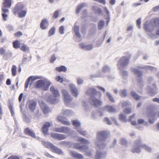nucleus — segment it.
Masks as SVG:
<instances>
[{
    "instance_id": "7",
    "label": "nucleus",
    "mask_w": 159,
    "mask_h": 159,
    "mask_svg": "<svg viewBox=\"0 0 159 159\" xmlns=\"http://www.w3.org/2000/svg\"><path fill=\"white\" fill-rule=\"evenodd\" d=\"M129 57H122L118 61V65L121 67L126 66L129 63Z\"/></svg>"
},
{
    "instance_id": "10",
    "label": "nucleus",
    "mask_w": 159,
    "mask_h": 159,
    "mask_svg": "<svg viewBox=\"0 0 159 159\" xmlns=\"http://www.w3.org/2000/svg\"><path fill=\"white\" fill-rule=\"evenodd\" d=\"M108 133L105 131H102L98 133L97 137L100 140H104L107 137Z\"/></svg>"
},
{
    "instance_id": "51",
    "label": "nucleus",
    "mask_w": 159,
    "mask_h": 159,
    "mask_svg": "<svg viewBox=\"0 0 159 159\" xmlns=\"http://www.w3.org/2000/svg\"><path fill=\"white\" fill-rule=\"evenodd\" d=\"M94 1L102 4L103 5H105L106 3V0H94Z\"/></svg>"
},
{
    "instance_id": "37",
    "label": "nucleus",
    "mask_w": 159,
    "mask_h": 159,
    "mask_svg": "<svg viewBox=\"0 0 159 159\" xmlns=\"http://www.w3.org/2000/svg\"><path fill=\"white\" fill-rule=\"evenodd\" d=\"M140 146L141 148H143L148 152H151V148L145 144H141Z\"/></svg>"
},
{
    "instance_id": "56",
    "label": "nucleus",
    "mask_w": 159,
    "mask_h": 159,
    "mask_svg": "<svg viewBox=\"0 0 159 159\" xmlns=\"http://www.w3.org/2000/svg\"><path fill=\"white\" fill-rule=\"evenodd\" d=\"M141 23V19L140 18H138L137 20V25H138L139 28H140V24Z\"/></svg>"
},
{
    "instance_id": "47",
    "label": "nucleus",
    "mask_w": 159,
    "mask_h": 159,
    "mask_svg": "<svg viewBox=\"0 0 159 159\" xmlns=\"http://www.w3.org/2000/svg\"><path fill=\"white\" fill-rule=\"evenodd\" d=\"M56 80L57 82H60L62 83L63 81V79L62 78H61L60 76H57L56 78Z\"/></svg>"
},
{
    "instance_id": "63",
    "label": "nucleus",
    "mask_w": 159,
    "mask_h": 159,
    "mask_svg": "<svg viewBox=\"0 0 159 159\" xmlns=\"http://www.w3.org/2000/svg\"><path fill=\"white\" fill-rule=\"evenodd\" d=\"M103 8L104 9V11L105 12H106V13H107V14L108 15H109V11L107 10V8L106 7H103Z\"/></svg>"
},
{
    "instance_id": "46",
    "label": "nucleus",
    "mask_w": 159,
    "mask_h": 159,
    "mask_svg": "<svg viewBox=\"0 0 159 159\" xmlns=\"http://www.w3.org/2000/svg\"><path fill=\"white\" fill-rule=\"evenodd\" d=\"M107 96L108 97V98L111 102H114V99L110 93H107Z\"/></svg>"
},
{
    "instance_id": "57",
    "label": "nucleus",
    "mask_w": 159,
    "mask_h": 159,
    "mask_svg": "<svg viewBox=\"0 0 159 159\" xmlns=\"http://www.w3.org/2000/svg\"><path fill=\"white\" fill-rule=\"evenodd\" d=\"M59 30L61 34H63L64 33V28L63 26L60 27Z\"/></svg>"
},
{
    "instance_id": "6",
    "label": "nucleus",
    "mask_w": 159,
    "mask_h": 159,
    "mask_svg": "<svg viewBox=\"0 0 159 159\" xmlns=\"http://www.w3.org/2000/svg\"><path fill=\"white\" fill-rule=\"evenodd\" d=\"M61 92L64 99V103L66 105L68 106L72 102V98L66 90H63L61 91Z\"/></svg>"
},
{
    "instance_id": "36",
    "label": "nucleus",
    "mask_w": 159,
    "mask_h": 159,
    "mask_svg": "<svg viewBox=\"0 0 159 159\" xmlns=\"http://www.w3.org/2000/svg\"><path fill=\"white\" fill-rule=\"evenodd\" d=\"M72 123L73 125L75 127H79L80 125V123L77 120H73Z\"/></svg>"
},
{
    "instance_id": "5",
    "label": "nucleus",
    "mask_w": 159,
    "mask_h": 159,
    "mask_svg": "<svg viewBox=\"0 0 159 159\" xmlns=\"http://www.w3.org/2000/svg\"><path fill=\"white\" fill-rule=\"evenodd\" d=\"M141 141L140 139L136 140L134 144V147L131 151L133 153H139L140 152V148H141Z\"/></svg>"
},
{
    "instance_id": "61",
    "label": "nucleus",
    "mask_w": 159,
    "mask_h": 159,
    "mask_svg": "<svg viewBox=\"0 0 159 159\" xmlns=\"http://www.w3.org/2000/svg\"><path fill=\"white\" fill-rule=\"evenodd\" d=\"M23 96V93H21L19 97V98H18V100H19V102H21V101L22 100V99Z\"/></svg>"
},
{
    "instance_id": "26",
    "label": "nucleus",
    "mask_w": 159,
    "mask_h": 159,
    "mask_svg": "<svg viewBox=\"0 0 159 159\" xmlns=\"http://www.w3.org/2000/svg\"><path fill=\"white\" fill-rule=\"evenodd\" d=\"M104 108L106 110L110 112H115L116 111L115 109L111 106L106 105Z\"/></svg>"
},
{
    "instance_id": "58",
    "label": "nucleus",
    "mask_w": 159,
    "mask_h": 159,
    "mask_svg": "<svg viewBox=\"0 0 159 159\" xmlns=\"http://www.w3.org/2000/svg\"><path fill=\"white\" fill-rule=\"evenodd\" d=\"M8 159H19V158L17 156H11L8 158Z\"/></svg>"
},
{
    "instance_id": "22",
    "label": "nucleus",
    "mask_w": 159,
    "mask_h": 159,
    "mask_svg": "<svg viewBox=\"0 0 159 159\" xmlns=\"http://www.w3.org/2000/svg\"><path fill=\"white\" fill-rule=\"evenodd\" d=\"M2 11L3 12L2 14L3 20L4 21H6L7 20V18L8 16V15L6 14V13L8 12L9 10L6 8H2Z\"/></svg>"
},
{
    "instance_id": "4",
    "label": "nucleus",
    "mask_w": 159,
    "mask_h": 159,
    "mask_svg": "<svg viewBox=\"0 0 159 159\" xmlns=\"http://www.w3.org/2000/svg\"><path fill=\"white\" fill-rule=\"evenodd\" d=\"M51 85V83L47 80H39L36 82L34 85L35 88H41L44 87L48 88Z\"/></svg>"
},
{
    "instance_id": "19",
    "label": "nucleus",
    "mask_w": 159,
    "mask_h": 159,
    "mask_svg": "<svg viewBox=\"0 0 159 159\" xmlns=\"http://www.w3.org/2000/svg\"><path fill=\"white\" fill-rule=\"evenodd\" d=\"M57 120L58 121L61 122L63 125H70V122L66 120V118L62 116H58L57 117Z\"/></svg>"
},
{
    "instance_id": "28",
    "label": "nucleus",
    "mask_w": 159,
    "mask_h": 159,
    "mask_svg": "<svg viewBox=\"0 0 159 159\" xmlns=\"http://www.w3.org/2000/svg\"><path fill=\"white\" fill-rule=\"evenodd\" d=\"M132 71L134 73L135 75H137L138 77H141L142 75V72L137 69L133 68L132 69Z\"/></svg>"
},
{
    "instance_id": "53",
    "label": "nucleus",
    "mask_w": 159,
    "mask_h": 159,
    "mask_svg": "<svg viewBox=\"0 0 159 159\" xmlns=\"http://www.w3.org/2000/svg\"><path fill=\"white\" fill-rule=\"evenodd\" d=\"M6 50L3 48H0V55H2L5 53Z\"/></svg>"
},
{
    "instance_id": "1",
    "label": "nucleus",
    "mask_w": 159,
    "mask_h": 159,
    "mask_svg": "<svg viewBox=\"0 0 159 159\" xmlns=\"http://www.w3.org/2000/svg\"><path fill=\"white\" fill-rule=\"evenodd\" d=\"M86 93L87 95H90L91 98L89 100V103L95 107H100L102 105V101L95 97L97 93V92L94 89H89Z\"/></svg>"
},
{
    "instance_id": "39",
    "label": "nucleus",
    "mask_w": 159,
    "mask_h": 159,
    "mask_svg": "<svg viewBox=\"0 0 159 159\" xmlns=\"http://www.w3.org/2000/svg\"><path fill=\"white\" fill-rule=\"evenodd\" d=\"M55 29L54 27H52V28L48 32V35L49 36H51L53 35L55 32Z\"/></svg>"
},
{
    "instance_id": "45",
    "label": "nucleus",
    "mask_w": 159,
    "mask_h": 159,
    "mask_svg": "<svg viewBox=\"0 0 159 159\" xmlns=\"http://www.w3.org/2000/svg\"><path fill=\"white\" fill-rule=\"evenodd\" d=\"M56 59L57 57L54 55H53L51 56L49 61L50 63H53L54 61L56 60Z\"/></svg>"
},
{
    "instance_id": "55",
    "label": "nucleus",
    "mask_w": 159,
    "mask_h": 159,
    "mask_svg": "<svg viewBox=\"0 0 159 159\" xmlns=\"http://www.w3.org/2000/svg\"><path fill=\"white\" fill-rule=\"evenodd\" d=\"M93 46L92 45H89L85 46V50H90L92 49Z\"/></svg>"
},
{
    "instance_id": "32",
    "label": "nucleus",
    "mask_w": 159,
    "mask_h": 159,
    "mask_svg": "<svg viewBox=\"0 0 159 159\" xmlns=\"http://www.w3.org/2000/svg\"><path fill=\"white\" fill-rule=\"evenodd\" d=\"M92 8L93 11L96 13L99 14L102 12V10L97 6H93Z\"/></svg>"
},
{
    "instance_id": "31",
    "label": "nucleus",
    "mask_w": 159,
    "mask_h": 159,
    "mask_svg": "<svg viewBox=\"0 0 159 159\" xmlns=\"http://www.w3.org/2000/svg\"><path fill=\"white\" fill-rule=\"evenodd\" d=\"M13 47L15 49H18L20 48V42L18 40H16L13 43Z\"/></svg>"
},
{
    "instance_id": "43",
    "label": "nucleus",
    "mask_w": 159,
    "mask_h": 159,
    "mask_svg": "<svg viewBox=\"0 0 159 159\" xmlns=\"http://www.w3.org/2000/svg\"><path fill=\"white\" fill-rule=\"evenodd\" d=\"M78 141L81 142L82 143H84L87 144L89 143L88 142L86 139L84 138H79L78 139Z\"/></svg>"
},
{
    "instance_id": "38",
    "label": "nucleus",
    "mask_w": 159,
    "mask_h": 159,
    "mask_svg": "<svg viewBox=\"0 0 159 159\" xmlns=\"http://www.w3.org/2000/svg\"><path fill=\"white\" fill-rule=\"evenodd\" d=\"M60 12V10H57L56 11L53 13L52 18L53 19H56L57 18H58Z\"/></svg>"
},
{
    "instance_id": "3",
    "label": "nucleus",
    "mask_w": 159,
    "mask_h": 159,
    "mask_svg": "<svg viewBox=\"0 0 159 159\" xmlns=\"http://www.w3.org/2000/svg\"><path fill=\"white\" fill-rule=\"evenodd\" d=\"M42 143L46 148L51 149L52 151L53 152L58 154H62L63 152L60 149L54 146L52 143L45 141H43Z\"/></svg>"
},
{
    "instance_id": "44",
    "label": "nucleus",
    "mask_w": 159,
    "mask_h": 159,
    "mask_svg": "<svg viewBox=\"0 0 159 159\" xmlns=\"http://www.w3.org/2000/svg\"><path fill=\"white\" fill-rule=\"evenodd\" d=\"M119 119L120 120H121L123 121H126V116L125 115H124L122 113L120 114L119 115Z\"/></svg>"
},
{
    "instance_id": "64",
    "label": "nucleus",
    "mask_w": 159,
    "mask_h": 159,
    "mask_svg": "<svg viewBox=\"0 0 159 159\" xmlns=\"http://www.w3.org/2000/svg\"><path fill=\"white\" fill-rule=\"evenodd\" d=\"M135 116V114H134L132 115H131V116H130L129 118V120L131 121L134 118Z\"/></svg>"
},
{
    "instance_id": "60",
    "label": "nucleus",
    "mask_w": 159,
    "mask_h": 159,
    "mask_svg": "<svg viewBox=\"0 0 159 159\" xmlns=\"http://www.w3.org/2000/svg\"><path fill=\"white\" fill-rule=\"evenodd\" d=\"M104 120L107 122L108 125H111V121L108 118L105 117Z\"/></svg>"
},
{
    "instance_id": "14",
    "label": "nucleus",
    "mask_w": 159,
    "mask_h": 159,
    "mask_svg": "<svg viewBox=\"0 0 159 159\" xmlns=\"http://www.w3.org/2000/svg\"><path fill=\"white\" fill-rule=\"evenodd\" d=\"M36 102L34 100L29 101L28 103V107L30 110L33 111L36 108Z\"/></svg>"
},
{
    "instance_id": "2",
    "label": "nucleus",
    "mask_w": 159,
    "mask_h": 159,
    "mask_svg": "<svg viewBox=\"0 0 159 159\" xmlns=\"http://www.w3.org/2000/svg\"><path fill=\"white\" fill-rule=\"evenodd\" d=\"M25 6L21 2H17L13 10V13L15 15L18 14L20 18L25 17L27 12V10H22Z\"/></svg>"
},
{
    "instance_id": "33",
    "label": "nucleus",
    "mask_w": 159,
    "mask_h": 159,
    "mask_svg": "<svg viewBox=\"0 0 159 159\" xmlns=\"http://www.w3.org/2000/svg\"><path fill=\"white\" fill-rule=\"evenodd\" d=\"M16 68L17 67L15 65H14L12 66L11 71L12 75L13 76H15L16 75Z\"/></svg>"
},
{
    "instance_id": "52",
    "label": "nucleus",
    "mask_w": 159,
    "mask_h": 159,
    "mask_svg": "<svg viewBox=\"0 0 159 159\" xmlns=\"http://www.w3.org/2000/svg\"><path fill=\"white\" fill-rule=\"evenodd\" d=\"M102 156V154L101 152H97L95 159H100Z\"/></svg>"
},
{
    "instance_id": "16",
    "label": "nucleus",
    "mask_w": 159,
    "mask_h": 159,
    "mask_svg": "<svg viewBox=\"0 0 159 159\" xmlns=\"http://www.w3.org/2000/svg\"><path fill=\"white\" fill-rule=\"evenodd\" d=\"M12 0H3L2 8H10L12 3Z\"/></svg>"
},
{
    "instance_id": "11",
    "label": "nucleus",
    "mask_w": 159,
    "mask_h": 159,
    "mask_svg": "<svg viewBox=\"0 0 159 159\" xmlns=\"http://www.w3.org/2000/svg\"><path fill=\"white\" fill-rule=\"evenodd\" d=\"M54 131L56 132L67 133L69 132V129L67 127L61 126L60 127L54 128Z\"/></svg>"
},
{
    "instance_id": "42",
    "label": "nucleus",
    "mask_w": 159,
    "mask_h": 159,
    "mask_svg": "<svg viewBox=\"0 0 159 159\" xmlns=\"http://www.w3.org/2000/svg\"><path fill=\"white\" fill-rule=\"evenodd\" d=\"M120 95L122 97H125L127 96L126 90L125 89H124L120 91Z\"/></svg>"
},
{
    "instance_id": "17",
    "label": "nucleus",
    "mask_w": 159,
    "mask_h": 159,
    "mask_svg": "<svg viewBox=\"0 0 159 159\" xmlns=\"http://www.w3.org/2000/svg\"><path fill=\"white\" fill-rule=\"evenodd\" d=\"M48 25V22L46 19H43L40 24V27L42 30H45Z\"/></svg>"
},
{
    "instance_id": "8",
    "label": "nucleus",
    "mask_w": 159,
    "mask_h": 159,
    "mask_svg": "<svg viewBox=\"0 0 159 159\" xmlns=\"http://www.w3.org/2000/svg\"><path fill=\"white\" fill-rule=\"evenodd\" d=\"M147 112L146 113L147 116L148 117H154L156 115L157 117H159V112L156 113L153 112V110L151 107H149L147 108Z\"/></svg>"
},
{
    "instance_id": "12",
    "label": "nucleus",
    "mask_w": 159,
    "mask_h": 159,
    "mask_svg": "<svg viewBox=\"0 0 159 159\" xmlns=\"http://www.w3.org/2000/svg\"><path fill=\"white\" fill-rule=\"evenodd\" d=\"M51 135L52 137L56 138L59 140H62L66 138L65 136L61 134L52 133Z\"/></svg>"
},
{
    "instance_id": "50",
    "label": "nucleus",
    "mask_w": 159,
    "mask_h": 159,
    "mask_svg": "<svg viewBox=\"0 0 159 159\" xmlns=\"http://www.w3.org/2000/svg\"><path fill=\"white\" fill-rule=\"evenodd\" d=\"M138 122L139 124H143L145 123V124H146L147 123V122H145L144 120L141 118L139 119L138 120Z\"/></svg>"
},
{
    "instance_id": "30",
    "label": "nucleus",
    "mask_w": 159,
    "mask_h": 159,
    "mask_svg": "<svg viewBox=\"0 0 159 159\" xmlns=\"http://www.w3.org/2000/svg\"><path fill=\"white\" fill-rule=\"evenodd\" d=\"M56 70L58 72H60L63 71L65 72L67 70L66 68L63 66H61L60 67H58L56 68Z\"/></svg>"
},
{
    "instance_id": "40",
    "label": "nucleus",
    "mask_w": 159,
    "mask_h": 159,
    "mask_svg": "<svg viewBox=\"0 0 159 159\" xmlns=\"http://www.w3.org/2000/svg\"><path fill=\"white\" fill-rule=\"evenodd\" d=\"M9 109L10 111L11 116H13L14 115L15 113L13 109V106L12 104H10L8 106Z\"/></svg>"
},
{
    "instance_id": "27",
    "label": "nucleus",
    "mask_w": 159,
    "mask_h": 159,
    "mask_svg": "<svg viewBox=\"0 0 159 159\" xmlns=\"http://www.w3.org/2000/svg\"><path fill=\"white\" fill-rule=\"evenodd\" d=\"M74 31L75 33V35L78 38L81 37V35L80 33V27L78 26H75L74 28Z\"/></svg>"
},
{
    "instance_id": "34",
    "label": "nucleus",
    "mask_w": 159,
    "mask_h": 159,
    "mask_svg": "<svg viewBox=\"0 0 159 159\" xmlns=\"http://www.w3.org/2000/svg\"><path fill=\"white\" fill-rule=\"evenodd\" d=\"M85 6V5L83 3L82 4H80L79 6H78L76 8V13L78 14L79 13L81 10Z\"/></svg>"
},
{
    "instance_id": "54",
    "label": "nucleus",
    "mask_w": 159,
    "mask_h": 159,
    "mask_svg": "<svg viewBox=\"0 0 159 159\" xmlns=\"http://www.w3.org/2000/svg\"><path fill=\"white\" fill-rule=\"evenodd\" d=\"M149 25L145 24L144 26V28L145 30L146 31H150L149 29Z\"/></svg>"
},
{
    "instance_id": "24",
    "label": "nucleus",
    "mask_w": 159,
    "mask_h": 159,
    "mask_svg": "<svg viewBox=\"0 0 159 159\" xmlns=\"http://www.w3.org/2000/svg\"><path fill=\"white\" fill-rule=\"evenodd\" d=\"M50 90L51 92L55 97H57L60 96V94L58 91L56 90L53 86L51 87Z\"/></svg>"
},
{
    "instance_id": "62",
    "label": "nucleus",
    "mask_w": 159,
    "mask_h": 159,
    "mask_svg": "<svg viewBox=\"0 0 159 159\" xmlns=\"http://www.w3.org/2000/svg\"><path fill=\"white\" fill-rule=\"evenodd\" d=\"M128 104V103L127 102H124L122 103V107H124L127 106Z\"/></svg>"
},
{
    "instance_id": "18",
    "label": "nucleus",
    "mask_w": 159,
    "mask_h": 159,
    "mask_svg": "<svg viewBox=\"0 0 159 159\" xmlns=\"http://www.w3.org/2000/svg\"><path fill=\"white\" fill-rule=\"evenodd\" d=\"M69 87L73 96L75 97H76L78 95V90L75 86L74 85L70 84L69 85Z\"/></svg>"
},
{
    "instance_id": "23",
    "label": "nucleus",
    "mask_w": 159,
    "mask_h": 159,
    "mask_svg": "<svg viewBox=\"0 0 159 159\" xmlns=\"http://www.w3.org/2000/svg\"><path fill=\"white\" fill-rule=\"evenodd\" d=\"M150 24L153 26H159V19L157 18L152 19Z\"/></svg>"
},
{
    "instance_id": "9",
    "label": "nucleus",
    "mask_w": 159,
    "mask_h": 159,
    "mask_svg": "<svg viewBox=\"0 0 159 159\" xmlns=\"http://www.w3.org/2000/svg\"><path fill=\"white\" fill-rule=\"evenodd\" d=\"M39 103L44 114H47L49 112V108L44 102L42 101H40L39 102Z\"/></svg>"
},
{
    "instance_id": "59",
    "label": "nucleus",
    "mask_w": 159,
    "mask_h": 159,
    "mask_svg": "<svg viewBox=\"0 0 159 159\" xmlns=\"http://www.w3.org/2000/svg\"><path fill=\"white\" fill-rule=\"evenodd\" d=\"M77 82L78 84H80L83 83V80L81 78H78L77 79Z\"/></svg>"
},
{
    "instance_id": "49",
    "label": "nucleus",
    "mask_w": 159,
    "mask_h": 159,
    "mask_svg": "<svg viewBox=\"0 0 159 159\" xmlns=\"http://www.w3.org/2000/svg\"><path fill=\"white\" fill-rule=\"evenodd\" d=\"M132 110L131 108H126L124 110V112L125 114H129L131 112Z\"/></svg>"
},
{
    "instance_id": "21",
    "label": "nucleus",
    "mask_w": 159,
    "mask_h": 159,
    "mask_svg": "<svg viewBox=\"0 0 159 159\" xmlns=\"http://www.w3.org/2000/svg\"><path fill=\"white\" fill-rule=\"evenodd\" d=\"M74 148L80 150H84L86 149H87L88 147L86 145H83V146H80L79 143H75L74 144Z\"/></svg>"
},
{
    "instance_id": "29",
    "label": "nucleus",
    "mask_w": 159,
    "mask_h": 159,
    "mask_svg": "<svg viewBox=\"0 0 159 159\" xmlns=\"http://www.w3.org/2000/svg\"><path fill=\"white\" fill-rule=\"evenodd\" d=\"M20 49L21 51L23 52L29 51V48L24 43L21 44Z\"/></svg>"
},
{
    "instance_id": "25",
    "label": "nucleus",
    "mask_w": 159,
    "mask_h": 159,
    "mask_svg": "<svg viewBox=\"0 0 159 159\" xmlns=\"http://www.w3.org/2000/svg\"><path fill=\"white\" fill-rule=\"evenodd\" d=\"M39 78L38 77H33L32 76H30V77H29L27 79V80L25 83V88L26 89L28 87L29 82L30 80H31L32 81H33L34 80H35L38 79Z\"/></svg>"
},
{
    "instance_id": "35",
    "label": "nucleus",
    "mask_w": 159,
    "mask_h": 159,
    "mask_svg": "<svg viewBox=\"0 0 159 159\" xmlns=\"http://www.w3.org/2000/svg\"><path fill=\"white\" fill-rule=\"evenodd\" d=\"M131 94L133 98L136 100H138L140 99V97L137 94L134 92H131Z\"/></svg>"
},
{
    "instance_id": "41",
    "label": "nucleus",
    "mask_w": 159,
    "mask_h": 159,
    "mask_svg": "<svg viewBox=\"0 0 159 159\" xmlns=\"http://www.w3.org/2000/svg\"><path fill=\"white\" fill-rule=\"evenodd\" d=\"M104 25V22L103 20H101L98 22V28L99 30L102 29Z\"/></svg>"
},
{
    "instance_id": "20",
    "label": "nucleus",
    "mask_w": 159,
    "mask_h": 159,
    "mask_svg": "<svg viewBox=\"0 0 159 159\" xmlns=\"http://www.w3.org/2000/svg\"><path fill=\"white\" fill-rule=\"evenodd\" d=\"M24 133L26 135H29L32 137L35 138V134L33 131H31L29 128H27L24 129Z\"/></svg>"
},
{
    "instance_id": "15",
    "label": "nucleus",
    "mask_w": 159,
    "mask_h": 159,
    "mask_svg": "<svg viewBox=\"0 0 159 159\" xmlns=\"http://www.w3.org/2000/svg\"><path fill=\"white\" fill-rule=\"evenodd\" d=\"M71 156L76 159H83L84 157L82 155L74 151H71L70 152Z\"/></svg>"
},
{
    "instance_id": "13",
    "label": "nucleus",
    "mask_w": 159,
    "mask_h": 159,
    "mask_svg": "<svg viewBox=\"0 0 159 159\" xmlns=\"http://www.w3.org/2000/svg\"><path fill=\"white\" fill-rule=\"evenodd\" d=\"M51 126V124L48 122H46L42 128V132L44 134H47L48 131V128Z\"/></svg>"
},
{
    "instance_id": "48",
    "label": "nucleus",
    "mask_w": 159,
    "mask_h": 159,
    "mask_svg": "<svg viewBox=\"0 0 159 159\" xmlns=\"http://www.w3.org/2000/svg\"><path fill=\"white\" fill-rule=\"evenodd\" d=\"M23 34L22 32L20 31H18L14 34L15 36L16 37H19L21 36Z\"/></svg>"
}]
</instances>
